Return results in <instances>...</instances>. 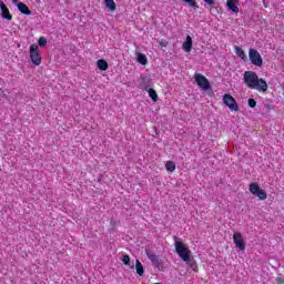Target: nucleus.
<instances>
[{"label":"nucleus","mask_w":284,"mask_h":284,"mask_svg":"<svg viewBox=\"0 0 284 284\" xmlns=\"http://www.w3.org/2000/svg\"><path fill=\"white\" fill-rule=\"evenodd\" d=\"M243 83H245L250 90H257V92H265L267 90V81L263 78H258V74L254 71L244 72Z\"/></svg>","instance_id":"obj_1"},{"label":"nucleus","mask_w":284,"mask_h":284,"mask_svg":"<svg viewBox=\"0 0 284 284\" xmlns=\"http://www.w3.org/2000/svg\"><path fill=\"white\" fill-rule=\"evenodd\" d=\"M174 247L178 256H180L186 265H190L193 272H199V264H196V261H190V250L187 248V244L183 243L180 237L175 236Z\"/></svg>","instance_id":"obj_2"},{"label":"nucleus","mask_w":284,"mask_h":284,"mask_svg":"<svg viewBox=\"0 0 284 284\" xmlns=\"http://www.w3.org/2000/svg\"><path fill=\"white\" fill-rule=\"evenodd\" d=\"M29 54L31 63H33V65H41V61H43V58L41 57V53H39V45L31 44Z\"/></svg>","instance_id":"obj_3"},{"label":"nucleus","mask_w":284,"mask_h":284,"mask_svg":"<svg viewBox=\"0 0 284 284\" xmlns=\"http://www.w3.org/2000/svg\"><path fill=\"white\" fill-rule=\"evenodd\" d=\"M248 190L251 194H254V196H257L260 201H265V199H267V192L261 189V186L256 182L251 183Z\"/></svg>","instance_id":"obj_4"},{"label":"nucleus","mask_w":284,"mask_h":284,"mask_svg":"<svg viewBox=\"0 0 284 284\" xmlns=\"http://www.w3.org/2000/svg\"><path fill=\"white\" fill-rule=\"evenodd\" d=\"M145 254L149 261H151L153 267H155L160 272H163V260L152 251H145Z\"/></svg>","instance_id":"obj_5"},{"label":"nucleus","mask_w":284,"mask_h":284,"mask_svg":"<svg viewBox=\"0 0 284 284\" xmlns=\"http://www.w3.org/2000/svg\"><path fill=\"white\" fill-rule=\"evenodd\" d=\"M248 59L253 65H256V68L263 67V58L256 49L248 50Z\"/></svg>","instance_id":"obj_6"},{"label":"nucleus","mask_w":284,"mask_h":284,"mask_svg":"<svg viewBox=\"0 0 284 284\" xmlns=\"http://www.w3.org/2000/svg\"><path fill=\"white\" fill-rule=\"evenodd\" d=\"M222 101L226 108L231 109L232 112H239V103H236V99H234V97L225 93Z\"/></svg>","instance_id":"obj_7"},{"label":"nucleus","mask_w":284,"mask_h":284,"mask_svg":"<svg viewBox=\"0 0 284 284\" xmlns=\"http://www.w3.org/2000/svg\"><path fill=\"white\" fill-rule=\"evenodd\" d=\"M194 79L199 88H202V90H207L210 88V81L207 78H205V75L197 73L195 74Z\"/></svg>","instance_id":"obj_8"},{"label":"nucleus","mask_w":284,"mask_h":284,"mask_svg":"<svg viewBox=\"0 0 284 284\" xmlns=\"http://www.w3.org/2000/svg\"><path fill=\"white\" fill-rule=\"evenodd\" d=\"M233 242L237 250L245 252V242L243 241V235L241 234V232H236L233 234Z\"/></svg>","instance_id":"obj_9"},{"label":"nucleus","mask_w":284,"mask_h":284,"mask_svg":"<svg viewBox=\"0 0 284 284\" xmlns=\"http://www.w3.org/2000/svg\"><path fill=\"white\" fill-rule=\"evenodd\" d=\"M0 10H1L2 19H6V21H12V13H10V9H8V6H6V3L1 0H0Z\"/></svg>","instance_id":"obj_10"},{"label":"nucleus","mask_w":284,"mask_h":284,"mask_svg":"<svg viewBox=\"0 0 284 284\" xmlns=\"http://www.w3.org/2000/svg\"><path fill=\"white\" fill-rule=\"evenodd\" d=\"M236 3H239V0H227L226 8L227 10H231V12L239 14V8L236 7Z\"/></svg>","instance_id":"obj_11"},{"label":"nucleus","mask_w":284,"mask_h":284,"mask_svg":"<svg viewBox=\"0 0 284 284\" xmlns=\"http://www.w3.org/2000/svg\"><path fill=\"white\" fill-rule=\"evenodd\" d=\"M192 37L186 36V40L183 42L182 49L184 50V52H192Z\"/></svg>","instance_id":"obj_12"},{"label":"nucleus","mask_w":284,"mask_h":284,"mask_svg":"<svg viewBox=\"0 0 284 284\" xmlns=\"http://www.w3.org/2000/svg\"><path fill=\"white\" fill-rule=\"evenodd\" d=\"M18 10L19 12H21V14H27L28 17L32 14V11H30V8H28V6L23 2L18 3Z\"/></svg>","instance_id":"obj_13"},{"label":"nucleus","mask_w":284,"mask_h":284,"mask_svg":"<svg viewBox=\"0 0 284 284\" xmlns=\"http://www.w3.org/2000/svg\"><path fill=\"white\" fill-rule=\"evenodd\" d=\"M135 272L139 276H143V274H145V268L139 260H135Z\"/></svg>","instance_id":"obj_14"},{"label":"nucleus","mask_w":284,"mask_h":284,"mask_svg":"<svg viewBox=\"0 0 284 284\" xmlns=\"http://www.w3.org/2000/svg\"><path fill=\"white\" fill-rule=\"evenodd\" d=\"M97 67L99 70H102L103 72H105V70H108V68H110V65L108 64V61L100 59L97 61Z\"/></svg>","instance_id":"obj_15"},{"label":"nucleus","mask_w":284,"mask_h":284,"mask_svg":"<svg viewBox=\"0 0 284 284\" xmlns=\"http://www.w3.org/2000/svg\"><path fill=\"white\" fill-rule=\"evenodd\" d=\"M146 92L149 93L150 99L156 103V101H159V94L156 93V91L154 89H145Z\"/></svg>","instance_id":"obj_16"},{"label":"nucleus","mask_w":284,"mask_h":284,"mask_svg":"<svg viewBox=\"0 0 284 284\" xmlns=\"http://www.w3.org/2000/svg\"><path fill=\"white\" fill-rule=\"evenodd\" d=\"M235 54L242 59V61H245V59H247V55L245 54V51H243V49H241V47L236 45L235 47Z\"/></svg>","instance_id":"obj_17"},{"label":"nucleus","mask_w":284,"mask_h":284,"mask_svg":"<svg viewBox=\"0 0 284 284\" xmlns=\"http://www.w3.org/2000/svg\"><path fill=\"white\" fill-rule=\"evenodd\" d=\"M104 3L110 12H114V10H116V3L114 0H104Z\"/></svg>","instance_id":"obj_18"},{"label":"nucleus","mask_w":284,"mask_h":284,"mask_svg":"<svg viewBox=\"0 0 284 284\" xmlns=\"http://www.w3.org/2000/svg\"><path fill=\"white\" fill-rule=\"evenodd\" d=\"M138 62H140L141 65H148V57L143 53H138Z\"/></svg>","instance_id":"obj_19"},{"label":"nucleus","mask_w":284,"mask_h":284,"mask_svg":"<svg viewBox=\"0 0 284 284\" xmlns=\"http://www.w3.org/2000/svg\"><path fill=\"white\" fill-rule=\"evenodd\" d=\"M165 168L168 172H174V170H176V163H174L173 161H168L165 163Z\"/></svg>","instance_id":"obj_20"},{"label":"nucleus","mask_w":284,"mask_h":284,"mask_svg":"<svg viewBox=\"0 0 284 284\" xmlns=\"http://www.w3.org/2000/svg\"><path fill=\"white\" fill-rule=\"evenodd\" d=\"M122 263H124V265H126L131 270H134V264H130V255H123Z\"/></svg>","instance_id":"obj_21"},{"label":"nucleus","mask_w":284,"mask_h":284,"mask_svg":"<svg viewBox=\"0 0 284 284\" xmlns=\"http://www.w3.org/2000/svg\"><path fill=\"white\" fill-rule=\"evenodd\" d=\"M38 43H39L40 48H43L48 44V39H45V37H40L38 40Z\"/></svg>","instance_id":"obj_22"},{"label":"nucleus","mask_w":284,"mask_h":284,"mask_svg":"<svg viewBox=\"0 0 284 284\" xmlns=\"http://www.w3.org/2000/svg\"><path fill=\"white\" fill-rule=\"evenodd\" d=\"M248 106H250V108H256V100L250 98V99H248Z\"/></svg>","instance_id":"obj_23"},{"label":"nucleus","mask_w":284,"mask_h":284,"mask_svg":"<svg viewBox=\"0 0 284 284\" xmlns=\"http://www.w3.org/2000/svg\"><path fill=\"white\" fill-rule=\"evenodd\" d=\"M159 45H161V48H168L169 42H168L166 40H161V41L159 42Z\"/></svg>","instance_id":"obj_24"},{"label":"nucleus","mask_w":284,"mask_h":284,"mask_svg":"<svg viewBox=\"0 0 284 284\" xmlns=\"http://www.w3.org/2000/svg\"><path fill=\"white\" fill-rule=\"evenodd\" d=\"M276 283L277 284H284V278L283 277H276Z\"/></svg>","instance_id":"obj_25"},{"label":"nucleus","mask_w":284,"mask_h":284,"mask_svg":"<svg viewBox=\"0 0 284 284\" xmlns=\"http://www.w3.org/2000/svg\"><path fill=\"white\" fill-rule=\"evenodd\" d=\"M207 6H214V0H203Z\"/></svg>","instance_id":"obj_26"},{"label":"nucleus","mask_w":284,"mask_h":284,"mask_svg":"<svg viewBox=\"0 0 284 284\" xmlns=\"http://www.w3.org/2000/svg\"><path fill=\"white\" fill-rule=\"evenodd\" d=\"M12 3L18 7L19 6V0H12Z\"/></svg>","instance_id":"obj_27"}]
</instances>
